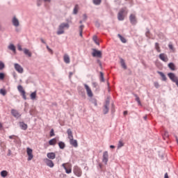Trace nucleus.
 Instances as JSON below:
<instances>
[{"mask_svg":"<svg viewBox=\"0 0 178 178\" xmlns=\"http://www.w3.org/2000/svg\"><path fill=\"white\" fill-rule=\"evenodd\" d=\"M168 67L170 69V70H176V65H175V63H170L168 64Z\"/></svg>","mask_w":178,"mask_h":178,"instance_id":"obj_24","label":"nucleus"},{"mask_svg":"<svg viewBox=\"0 0 178 178\" xmlns=\"http://www.w3.org/2000/svg\"><path fill=\"white\" fill-rule=\"evenodd\" d=\"M118 36L120 38V41L125 44L127 42L126 38H124L123 36H122L120 34H118Z\"/></svg>","mask_w":178,"mask_h":178,"instance_id":"obj_34","label":"nucleus"},{"mask_svg":"<svg viewBox=\"0 0 178 178\" xmlns=\"http://www.w3.org/2000/svg\"><path fill=\"white\" fill-rule=\"evenodd\" d=\"M5 68V64L2 63V61H0V70H2Z\"/></svg>","mask_w":178,"mask_h":178,"instance_id":"obj_41","label":"nucleus"},{"mask_svg":"<svg viewBox=\"0 0 178 178\" xmlns=\"http://www.w3.org/2000/svg\"><path fill=\"white\" fill-rule=\"evenodd\" d=\"M108 158H109V155L108 154V152L106 151L104 152L103 153V162L106 163H106H108Z\"/></svg>","mask_w":178,"mask_h":178,"instance_id":"obj_12","label":"nucleus"},{"mask_svg":"<svg viewBox=\"0 0 178 178\" xmlns=\"http://www.w3.org/2000/svg\"><path fill=\"white\" fill-rule=\"evenodd\" d=\"M47 156L49 159H55L56 158V155L54 152L47 153Z\"/></svg>","mask_w":178,"mask_h":178,"instance_id":"obj_17","label":"nucleus"},{"mask_svg":"<svg viewBox=\"0 0 178 178\" xmlns=\"http://www.w3.org/2000/svg\"><path fill=\"white\" fill-rule=\"evenodd\" d=\"M44 2H51V0H44Z\"/></svg>","mask_w":178,"mask_h":178,"instance_id":"obj_62","label":"nucleus"},{"mask_svg":"<svg viewBox=\"0 0 178 178\" xmlns=\"http://www.w3.org/2000/svg\"><path fill=\"white\" fill-rule=\"evenodd\" d=\"M73 73L72 72H70V76H72Z\"/></svg>","mask_w":178,"mask_h":178,"instance_id":"obj_64","label":"nucleus"},{"mask_svg":"<svg viewBox=\"0 0 178 178\" xmlns=\"http://www.w3.org/2000/svg\"><path fill=\"white\" fill-rule=\"evenodd\" d=\"M1 177H6V176H8V171H6V170L1 171Z\"/></svg>","mask_w":178,"mask_h":178,"instance_id":"obj_35","label":"nucleus"},{"mask_svg":"<svg viewBox=\"0 0 178 178\" xmlns=\"http://www.w3.org/2000/svg\"><path fill=\"white\" fill-rule=\"evenodd\" d=\"M124 146V143H123V140H120L118 145V149H120V148H122V147Z\"/></svg>","mask_w":178,"mask_h":178,"instance_id":"obj_30","label":"nucleus"},{"mask_svg":"<svg viewBox=\"0 0 178 178\" xmlns=\"http://www.w3.org/2000/svg\"><path fill=\"white\" fill-rule=\"evenodd\" d=\"M102 0H93L94 5H101Z\"/></svg>","mask_w":178,"mask_h":178,"instance_id":"obj_39","label":"nucleus"},{"mask_svg":"<svg viewBox=\"0 0 178 178\" xmlns=\"http://www.w3.org/2000/svg\"><path fill=\"white\" fill-rule=\"evenodd\" d=\"M168 47H169L170 49H173V44H170L168 45Z\"/></svg>","mask_w":178,"mask_h":178,"instance_id":"obj_52","label":"nucleus"},{"mask_svg":"<svg viewBox=\"0 0 178 178\" xmlns=\"http://www.w3.org/2000/svg\"><path fill=\"white\" fill-rule=\"evenodd\" d=\"M47 49L49 51V52H50V54H52V49H51V48H49V46L47 45Z\"/></svg>","mask_w":178,"mask_h":178,"instance_id":"obj_47","label":"nucleus"},{"mask_svg":"<svg viewBox=\"0 0 178 178\" xmlns=\"http://www.w3.org/2000/svg\"><path fill=\"white\" fill-rule=\"evenodd\" d=\"M17 48H18V50H19V51H23V49L22 48V45L18 44V45H17Z\"/></svg>","mask_w":178,"mask_h":178,"instance_id":"obj_49","label":"nucleus"},{"mask_svg":"<svg viewBox=\"0 0 178 178\" xmlns=\"http://www.w3.org/2000/svg\"><path fill=\"white\" fill-rule=\"evenodd\" d=\"M83 19H84V20H86L87 19V15H83Z\"/></svg>","mask_w":178,"mask_h":178,"instance_id":"obj_59","label":"nucleus"},{"mask_svg":"<svg viewBox=\"0 0 178 178\" xmlns=\"http://www.w3.org/2000/svg\"><path fill=\"white\" fill-rule=\"evenodd\" d=\"M154 86L156 88H159V83L158 82H154Z\"/></svg>","mask_w":178,"mask_h":178,"instance_id":"obj_44","label":"nucleus"},{"mask_svg":"<svg viewBox=\"0 0 178 178\" xmlns=\"http://www.w3.org/2000/svg\"><path fill=\"white\" fill-rule=\"evenodd\" d=\"M19 126L22 130H27V124L24 122H19Z\"/></svg>","mask_w":178,"mask_h":178,"instance_id":"obj_23","label":"nucleus"},{"mask_svg":"<svg viewBox=\"0 0 178 178\" xmlns=\"http://www.w3.org/2000/svg\"><path fill=\"white\" fill-rule=\"evenodd\" d=\"M24 54H25V55H27L28 56H29V58H31V52L30 51V50H29L27 49H24Z\"/></svg>","mask_w":178,"mask_h":178,"instance_id":"obj_28","label":"nucleus"},{"mask_svg":"<svg viewBox=\"0 0 178 178\" xmlns=\"http://www.w3.org/2000/svg\"><path fill=\"white\" fill-rule=\"evenodd\" d=\"M124 115H127V111H124Z\"/></svg>","mask_w":178,"mask_h":178,"instance_id":"obj_63","label":"nucleus"},{"mask_svg":"<svg viewBox=\"0 0 178 178\" xmlns=\"http://www.w3.org/2000/svg\"><path fill=\"white\" fill-rule=\"evenodd\" d=\"M110 148L113 149V148H115V146L114 145H110Z\"/></svg>","mask_w":178,"mask_h":178,"instance_id":"obj_60","label":"nucleus"},{"mask_svg":"<svg viewBox=\"0 0 178 178\" xmlns=\"http://www.w3.org/2000/svg\"><path fill=\"white\" fill-rule=\"evenodd\" d=\"M63 60H64L65 63H67V64L70 63V57L69 56V55L64 54Z\"/></svg>","mask_w":178,"mask_h":178,"instance_id":"obj_16","label":"nucleus"},{"mask_svg":"<svg viewBox=\"0 0 178 178\" xmlns=\"http://www.w3.org/2000/svg\"><path fill=\"white\" fill-rule=\"evenodd\" d=\"M78 12H79V5L76 4L74 6V10H73V13H74V15H77Z\"/></svg>","mask_w":178,"mask_h":178,"instance_id":"obj_33","label":"nucleus"},{"mask_svg":"<svg viewBox=\"0 0 178 178\" xmlns=\"http://www.w3.org/2000/svg\"><path fill=\"white\" fill-rule=\"evenodd\" d=\"M65 33V31L63 29H62V26H58V30L57 31L58 35H60V34H63Z\"/></svg>","mask_w":178,"mask_h":178,"instance_id":"obj_26","label":"nucleus"},{"mask_svg":"<svg viewBox=\"0 0 178 178\" xmlns=\"http://www.w3.org/2000/svg\"><path fill=\"white\" fill-rule=\"evenodd\" d=\"M15 137H17V136H15V135H12V136H9V138H10V140H12V139H15Z\"/></svg>","mask_w":178,"mask_h":178,"instance_id":"obj_50","label":"nucleus"},{"mask_svg":"<svg viewBox=\"0 0 178 178\" xmlns=\"http://www.w3.org/2000/svg\"><path fill=\"white\" fill-rule=\"evenodd\" d=\"M5 79V74L1 72L0 73V80H3Z\"/></svg>","mask_w":178,"mask_h":178,"instance_id":"obj_43","label":"nucleus"},{"mask_svg":"<svg viewBox=\"0 0 178 178\" xmlns=\"http://www.w3.org/2000/svg\"><path fill=\"white\" fill-rule=\"evenodd\" d=\"M13 26H15V27H19V19H17V18H16V17H14L13 18Z\"/></svg>","mask_w":178,"mask_h":178,"instance_id":"obj_18","label":"nucleus"},{"mask_svg":"<svg viewBox=\"0 0 178 178\" xmlns=\"http://www.w3.org/2000/svg\"><path fill=\"white\" fill-rule=\"evenodd\" d=\"M26 154L28 155V161H31L33 158H34V155L33 154V149L31 148H26Z\"/></svg>","mask_w":178,"mask_h":178,"instance_id":"obj_5","label":"nucleus"},{"mask_svg":"<svg viewBox=\"0 0 178 178\" xmlns=\"http://www.w3.org/2000/svg\"><path fill=\"white\" fill-rule=\"evenodd\" d=\"M135 97L136 101V102H138V105H141V101L140 100V97L137 95H135Z\"/></svg>","mask_w":178,"mask_h":178,"instance_id":"obj_38","label":"nucleus"},{"mask_svg":"<svg viewBox=\"0 0 178 178\" xmlns=\"http://www.w3.org/2000/svg\"><path fill=\"white\" fill-rule=\"evenodd\" d=\"M70 143L71 144V145H72L75 148H77V147H79V145L77 143V140H74L73 138L72 139H70Z\"/></svg>","mask_w":178,"mask_h":178,"instance_id":"obj_15","label":"nucleus"},{"mask_svg":"<svg viewBox=\"0 0 178 178\" xmlns=\"http://www.w3.org/2000/svg\"><path fill=\"white\" fill-rule=\"evenodd\" d=\"M129 20L131 24H136L137 23V18L136 17L135 14H131L129 16Z\"/></svg>","mask_w":178,"mask_h":178,"instance_id":"obj_11","label":"nucleus"},{"mask_svg":"<svg viewBox=\"0 0 178 178\" xmlns=\"http://www.w3.org/2000/svg\"><path fill=\"white\" fill-rule=\"evenodd\" d=\"M58 147L59 148H60V149H65V147H66V145H65V143L63 142H59Z\"/></svg>","mask_w":178,"mask_h":178,"instance_id":"obj_31","label":"nucleus"},{"mask_svg":"<svg viewBox=\"0 0 178 178\" xmlns=\"http://www.w3.org/2000/svg\"><path fill=\"white\" fill-rule=\"evenodd\" d=\"M0 94H1V95H6V90L5 89H0Z\"/></svg>","mask_w":178,"mask_h":178,"instance_id":"obj_40","label":"nucleus"},{"mask_svg":"<svg viewBox=\"0 0 178 178\" xmlns=\"http://www.w3.org/2000/svg\"><path fill=\"white\" fill-rule=\"evenodd\" d=\"M155 49L157 51V52H161V47H159V43H155Z\"/></svg>","mask_w":178,"mask_h":178,"instance_id":"obj_36","label":"nucleus"},{"mask_svg":"<svg viewBox=\"0 0 178 178\" xmlns=\"http://www.w3.org/2000/svg\"><path fill=\"white\" fill-rule=\"evenodd\" d=\"M124 13L127 15V11L126 10V8H122L120 12L118 13V20H124Z\"/></svg>","mask_w":178,"mask_h":178,"instance_id":"obj_3","label":"nucleus"},{"mask_svg":"<svg viewBox=\"0 0 178 178\" xmlns=\"http://www.w3.org/2000/svg\"><path fill=\"white\" fill-rule=\"evenodd\" d=\"M17 90L20 92V94L22 96V97L24 98V99H27V97H26V91L23 88V86H22L21 85H19L17 86Z\"/></svg>","mask_w":178,"mask_h":178,"instance_id":"obj_6","label":"nucleus"},{"mask_svg":"<svg viewBox=\"0 0 178 178\" xmlns=\"http://www.w3.org/2000/svg\"><path fill=\"white\" fill-rule=\"evenodd\" d=\"M108 105H109L108 104H106V105L104 106V108L103 110L104 115H106V113H108V112H109Z\"/></svg>","mask_w":178,"mask_h":178,"instance_id":"obj_25","label":"nucleus"},{"mask_svg":"<svg viewBox=\"0 0 178 178\" xmlns=\"http://www.w3.org/2000/svg\"><path fill=\"white\" fill-rule=\"evenodd\" d=\"M146 35H147V37H149V31H148L147 32H146Z\"/></svg>","mask_w":178,"mask_h":178,"instance_id":"obj_56","label":"nucleus"},{"mask_svg":"<svg viewBox=\"0 0 178 178\" xmlns=\"http://www.w3.org/2000/svg\"><path fill=\"white\" fill-rule=\"evenodd\" d=\"M8 49H10V51H13V52H14V54H16V47H15L13 45V44H10L8 46Z\"/></svg>","mask_w":178,"mask_h":178,"instance_id":"obj_22","label":"nucleus"},{"mask_svg":"<svg viewBox=\"0 0 178 178\" xmlns=\"http://www.w3.org/2000/svg\"><path fill=\"white\" fill-rule=\"evenodd\" d=\"M11 114L14 118H20L21 115L19 113V111L15 109L11 110Z\"/></svg>","mask_w":178,"mask_h":178,"instance_id":"obj_14","label":"nucleus"},{"mask_svg":"<svg viewBox=\"0 0 178 178\" xmlns=\"http://www.w3.org/2000/svg\"><path fill=\"white\" fill-rule=\"evenodd\" d=\"M79 31H80V35H81V37H83V31L80 30Z\"/></svg>","mask_w":178,"mask_h":178,"instance_id":"obj_57","label":"nucleus"},{"mask_svg":"<svg viewBox=\"0 0 178 178\" xmlns=\"http://www.w3.org/2000/svg\"><path fill=\"white\" fill-rule=\"evenodd\" d=\"M143 119H144L145 120H147V115L144 116V117H143Z\"/></svg>","mask_w":178,"mask_h":178,"instance_id":"obj_61","label":"nucleus"},{"mask_svg":"<svg viewBox=\"0 0 178 178\" xmlns=\"http://www.w3.org/2000/svg\"><path fill=\"white\" fill-rule=\"evenodd\" d=\"M100 80L101 81H105V79H104V73L100 72Z\"/></svg>","mask_w":178,"mask_h":178,"instance_id":"obj_42","label":"nucleus"},{"mask_svg":"<svg viewBox=\"0 0 178 178\" xmlns=\"http://www.w3.org/2000/svg\"><path fill=\"white\" fill-rule=\"evenodd\" d=\"M74 173L78 177H81V175H82L81 169H80V168H79V167H74Z\"/></svg>","mask_w":178,"mask_h":178,"instance_id":"obj_9","label":"nucleus"},{"mask_svg":"<svg viewBox=\"0 0 178 178\" xmlns=\"http://www.w3.org/2000/svg\"><path fill=\"white\" fill-rule=\"evenodd\" d=\"M92 40L94 41V42H95V44H97V45H99V42H98V38L97 37V35H94L92 38Z\"/></svg>","mask_w":178,"mask_h":178,"instance_id":"obj_37","label":"nucleus"},{"mask_svg":"<svg viewBox=\"0 0 178 178\" xmlns=\"http://www.w3.org/2000/svg\"><path fill=\"white\" fill-rule=\"evenodd\" d=\"M158 74H160V76L162 77V80L163 81H166V76L165 75V74H163V72H158Z\"/></svg>","mask_w":178,"mask_h":178,"instance_id":"obj_32","label":"nucleus"},{"mask_svg":"<svg viewBox=\"0 0 178 178\" xmlns=\"http://www.w3.org/2000/svg\"><path fill=\"white\" fill-rule=\"evenodd\" d=\"M14 67H15L16 72H17L18 73L22 74V73H23V72H24V70L22 67V65H20L18 63H15L14 64Z\"/></svg>","mask_w":178,"mask_h":178,"instance_id":"obj_7","label":"nucleus"},{"mask_svg":"<svg viewBox=\"0 0 178 178\" xmlns=\"http://www.w3.org/2000/svg\"><path fill=\"white\" fill-rule=\"evenodd\" d=\"M92 56L96 58H102V52L101 51H98L97 49H93V52L92 54Z\"/></svg>","mask_w":178,"mask_h":178,"instance_id":"obj_8","label":"nucleus"},{"mask_svg":"<svg viewBox=\"0 0 178 178\" xmlns=\"http://www.w3.org/2000/svg\"><path fill=\"white\" fill-rule=\"evenodd\" d=\"M61 26L63 30H65V29H69L70 25L68 23H62L59 25V27H61Z\"/></svg>","mask_w":178,"mask_h":178,"instance_id":"obj_20","label":"nucleus"},{"mask_svg":"<svg viewBox=\"0 0 178 178\" xmlns=\"http://www.w3.org/2000/svg\"><path fill=\"white\" fill-rule=\"evenodd\" d=\"M3 127V126L2 125V124L0 122V130H2V128Z\"/></svg>","mask_w":178,"mask_h":178,"instance_id":"obj_58","label":"nucleus"},{"mask_svg":"<svg viewBox=\"0 0 178 178\" xmlns=\"http://www.w3.org/2000/svg\"><path fill=\"white\" fill-rule=\"evenodd\" d=\"M120 63H121V66L122 67H123V69H127V66L126 65V63H124V60H123V58L120 59Z\"/></svg>","mask_w":178,"mask_h":178,"instance_id":"obj_27","label":"nucleus"},{"mask_svg":"<svg viewBox=\"0 0 178 178\" xmlns=\"http://www.w3.org/2000/svg\"><path fill=\"white\" fill-rule=\"evenodd\" d=\"M44 162L47 165V166H49V168H54L55 166V164L54 163V161L49 159H44Z\"/></svg>","mask_w":178,"mask_h":178,"instance_id":"obj_10","label":"nucleus"},{"mask_svg":"<svg viewBox=\"0 0 178 178\" xmlns=\"http://www.w3.org/2000/svg\"><path fill=\"white\" fill-rule=\"evenodd\" d=\"M159 58L161 59V60H163V62H168V60H169L168 56L165 54H160Z\"/></svg>","mask_w":178,"mask_h":178,"instance_id":"obj_13","label":"nucleus"},{"mask_svg":"<svg viewBox=\"0 0 178 178\" xmlns=\"http://www.w3.org/2000/svg\"><path fill=\"white\" fill-rule=\"evenodd\" d=\"M84 88L86 90L88 97H89L90 98H92L94 95L92 94V90H91V88H90V86H88V85L86 83L84 84Z\"/></svg>","mask_w":178,"mask_h":178,"instance_id":"obj_4","label":"nucleus"},{"mask_svg":"<svg viewBox=\"0 0 178 178\" xmlns=\"http://www.w3.org/2000/svg\"><path fill=\"white\" fill-rule=\"evenodd\" d=\"M92 86L94 87V88H97V87L98 86V84L96 83V82H92Z\"/></svg>","mask_w":178,"mask_h":178,"instance_id":"obj_46","label":"nucleus"},{"mask_svg":"<svg viewBox=\"0 0 178 178\" xmlns=\"http://www.w3.org/2000/svg\"><path fill=\"white\" fill-rule=\"evenodd\" d=\"M164 178H169V175H168V172H166L164 175Z\"/></svg>","mask_w":178,"mask_h":178,"instance_id":"obj_53","label":"nucleus"},{"mask_svg":"<svg viewBox=\"0 0 178 178\" xmlns=\"http://www.w3.org/2000/svg\"><path fill=\"white\" fill-rule=\"evenodd\" d=\"M37 98V91H35L31 94V99L34 101Z\"/></svg>","mask_w":178,"mask_h":178,"instance_id":"obj_29","label":"nucleus"},{"mask_svg":"<svg viewBox=\"0 0 178 178\" xmlns=\"http://www.w3.org/2000/svg\"><path fill=\"white\" fill-rule=\"evenodd\" d=\"M168 76L169 77V79H170V80L173 82L175 83L176 86L178 87V79L177 76H176V75L172 72H170L168 74Z\"/></svg>","mask_w":178,"mask_h":178,"instance_id":"obj_2","label":"nucleus"},{"mask_svg":"<svg viewBox=\"0 0 178 178\" xmlns=\"http://www.w3.org/2000/svg\"><path fill=\"white\" fill-rule=\"evenodd\" d=\"M62 166L63 168H64L65 173H67V175L72 173V164L69 163H63Z\"/></svg>","mask_w":178,"mask_h":178,"instance_id":"obj_1","label":"nucleus"},{"mask_svg":"<svg viewBox=\"0 0 178 178\" xmlns=\"http://www.w3.org/2000/svg\"><path fill=\"white\" fill-rule=\"evenodd\" d=\"M164 136H165V137H167V138L169 137V132L165 131Z\"/></svg>","mask_w":178,"mask_h":178,"instance_id":"obj_51","label":"nucleus"},{"mask_svg":"<svg viewBox=\"0 0 178 178\" xmlns=\"http://www.w3.org/2000/svg\"><path fill=\"white\" fill-rule=\"evenodd\" d=\"M41 42H42V44H46L45 40H44V39H40Z\"/></svg>","mask_w":178,"mask_h":178,"instance_id":"obj_55","label":"nucleus"},{"mask_svg":"<svg viewBox=\"0 0 178 178\" xmlns=\"http://www.w3.org/2000/svg\"><path fill=\"white\" fill-rule=\"evenodd\" d=\"M57 141L56 138H53L49 141V145H56Z\"/></svg>","mask_w":178,"mask_h":178,"instance_id":"obj_21","label":"nucleus"},{"mask_svg":"<svg viewBox=\"0 0 178 178\" xmlns=\"http://www.w3.org/2000/svg\"><path fill=\"white\" fill-rule=\"evenodd\" d=\"M92 104H94L95 106H97V100L96 99H92Z\"/></svg>","mask_w":178,"mask_h":178,"instance_id":"obj_48","label":"nucleus"},{"mask_svg":"<svg viewBox=\"0 0 178 178\" xmlns=\"http://www.w3.org/2000/svg\"><path fill=\"white\" fill-rule=\"evenodd\" d=\"M55 136V133L54 132V129H51L50 131V137H54Z\"/></svg>","mask_w":178,"mask_h":178,"instance_id":"obj_45","label":"nucleus"},{"mask_svg":"<svg viewBox=\"0 0 178 178\" xmlns=\"http://www.w3.org/2000/svg\"><path fill=\"white\" fill-rule=\"evenodd\" d=\"M83 29H84V26L81 25L79 27V30H81V31H83Z\"/></svg>","mask_w":178,"mask_h":178,"instance_id":"obj_54","label":"nucleus"},{"mask_svg":"<svg viewBox=\"0 0 178 178\" xmlns=\"http://www.w3.org/2000/svg\"><path fill=\"white\" fill-rule=\"evenodd\" d=\"M67 134L69 140L73 139V131H72V129H68L67 130Z\"/></svg>","mask_w":178,"mask_h":178,"instance_id":"obj_19","label":"nucleus"}]
</instances>
